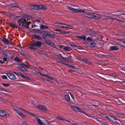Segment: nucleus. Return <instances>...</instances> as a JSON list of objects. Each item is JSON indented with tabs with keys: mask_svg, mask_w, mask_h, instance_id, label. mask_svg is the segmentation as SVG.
Segmentation results:
<instances>
[{
	"mask_svg": "<svg viewBox=\"0 0 125 125\" xmlns=\"http://www.w3.org/2000/svg\"><path fill=\"white\" fill-rule=\"evenodd\" d=\"M17 22L19 26H21L27 28H29V26L31 23L30 21H27L26 19L23 18H21L18 20Z\"/></svg>",
	"mask_w": 125,
	"mask_h": 125,
	"instance_id": "f257e3e1",
	"label": "nucleus"
},
{
	"mask_svg": "<svg viewBox=\"0 0 125 125\" xmlns=\"http://www.w3.org/2000/svg\"><path fill=\"white\" fill-rule=\"evenodd\" d=\"M70 106L72 109L75 112H79L84 114L85 115L88 116H89L88 114L87 113L84 112L83 110L79 108L74 106Z\"/></svg>",
	"mask_w": 125,
	"mask_h": 125,
	"instance_id": "f03ea898",
	"label": "nucleus"
},
{
	"mask_svg": "<svg viewBox=\"0 0 125 125\" xmlns=\"http://www.w3.org/2000/svg\"><path fill=\"white\" fill-rule=\"evenodd\" d=\"M42 42L39 41H37L32 42V46H34L37 47H40L42 45Z\"/></svg>",
	"mask_w": 125,
	"mask_h": 125,
	"instance_id": "7ed1b4c3",
	"label": "nucleus"
},
{
	"mask_svg": "<svg viewBox=\"0 0 125 125\" xmlns=\"http://www.w3.org/2000/svg\"><path fill=\"white\" fill-rule=\"evenodd\" d=\"M38 109L40 110L46 111L47 110V108L44 106L40 104H38L37 106Z\"/></svg>",
	"mask_w": 125,
	"mask_h": 125,
	"instance_id": "20e7f679",
	"label": "nucleus"
},
{
	"mask_svg": "<svg viewBox=\"0 0 125 125\" xmlns=\"http://www.w3.org/2000/svg\"><path fill=\"white\" fill-rule=\"evenodd\" d=\"M79 60L83 62H85V63L88 64L90 65H92V63L91 62L89 61L88 59H86L85 58H80L79 59Z\"/></svg>",
	"mask_w": 125,
	"mask_h": 125,
	"instance_id": "39448f33",
	"label": "nucleus"
},
{
	"mask_svg": "<svg viewBox=\"0 0 125 125\" xmlns=\"http://www.w3.org/2000/svg\"><path fill=\"white\" fill-rule=\"evenodd\" d=\"M85 14L86 15H84V16L86 17L89 18L93 19L94 13H89L86 12L85 13Z\"/></svg>",
	"mask_w": 125,
	"mask_h": 125,
	"instance_id": "423d86ee",
	"label": "nucleus"
},
{
	"mask_svg": "<svg viewBox=\"0 0 125 125\" xmlns=\"http://www.w3.org/2000/svg\"><path fill=\"white\" fill-rule=\"evenodd\" d=\"M8 77L11 79L12 80H15L16 77L14 75L10 73H6Z\"/></svg>",
	"mask_w": 125,
	"mask_h": 125,
	"instance_id": "0eeeda50",
	"label": "nucleus"
},
{
	"mask_svg": "<svg viewBox=\"0 0 125 125\" xmlns=\"http://www.w3.org/2000/svg\"><path fill=\"white\" fill-rule=\"evenodd\" d=\"M16 107L22 110H23V111H24L25 112H27L28 114H29V115L32 116H34L35 117H36V114H34L33 113H31V112H28V111H26L25 110L23 109L22 108H21V107Z\"/></svg>",
	"mask_w": 125,
	"mask_h": 125,
	"instance_id": "6e6552de",
	"label": "nucleus"
},
{
	"mask_svg": "<svg viewBox=\"0 0 125 125\" xmlns=\"http://www.w3.org/2000/svg\"><path fill=\"white\" fill-rule=\"evenodd\" d=\"M1 41L7 44H10L11 42V40H9L5 38L2 39Z\"/></svg>",
	"mask_w": 125,
	"mask_h": 125,
	"instance_id": "1a4fd4ad",
	"label": "nucleus"
},
{
	"mask_svg": "<svg viewBox=\"0 0 125 125\" xmlns=\"http://www.w3.org/2000/svg\"><path fill=\"white\" fill-rule=\"evenodd\" d=\"M122 11H118L115 12L114 13H115V14L113 15L114 16H118L121 15H125V14L123 13L122 12Z\"/></svg>",
	"mask_w": 125,
	"mask_h": 125,
	"instance_id": "9d476101",
	"label": "nucleus"
},
{
	"mask_svg": "<svg viewBox=\"0 0 125 125\" xmlns=\"http://www.w3.org/2000/svg\"><path fill=\"white\" fill-rule=\"evenodd\" d=\"M55 24H58V25H57V26L59 27H61V28H65V27H64L63 25H66L63 24L61 22H56L55 23Z\"/></svg>",
	"mask_w": 125,
	"mask_h": 125,
	"instance_id": "9b49d317",
	"label": "nucleus"
},
{
	"mask_svg": "<svg viewBox=\"0 0 125 125\" xmlns=\"http://www.w3.org/2000/svg\"><path fill=\"white\" fill-rule=\"evenodd\" d=\"M93 19L99 20L101 18V16L98 14L94 13Z\"/></svg>",
	"mask_w": 125,
	"mask_h": 125,
	"instance_id": "f8f14e48",
	"label": "nucleus"
},
{
	"mask_svg": "<svg viewBox=\"0 0 125 125\" xmlns=\"http://www.w3.org/2000/svg\"><path fill=\"white\" fill-rule=\"evenodd\" d=\"M18 68L22 72H25L27 71L26 68L24 67L19 66Z\"/></svg>",
	"mask_w": 125,
	"mask_h": 125,
	"instance_id": "ddd939ff",
	"label": "nucleus"
},
{
	"mask_svg": "<svg viewBox=\"0 0 125 125\" xmlns=\"http://www.w3.org/2000/svg\"><path fill=\"white\" fill-rule=\"evenodd\" d=\"M33 38L35 39L40 40H41L42 39L41 36L35 35H33Z\"/></svg>",
	"mask_w": 125,
	"mask_h": 125,
	"instance_id": "4468645a",
	"label": "nucleus"
},
{
	"mask_svg": "<svg viewBox=\"0 0 125 125\" xmlns=\"http://www.w3.org/2000/svg\"><path fill=\"white\" fill-rule=\"evenodd\" d=\"M30 6L31 7H33V8L31 9L32 10H36L37 9H39V5H33L31 4L30 5Z\"/></svg>",
	"mask_w": 125,
	"mask_h": 125,
	"instance_id": "2eb2a0df",
	"label": "nucleus"
},
{
	"mask_svg": "<svg viewBox=\"0 0 125 125\" xmlns=\"http://www.w3.org/2000/svg\"><path fill=\"white\" fill-rule=\"evenodd\" d=\"M118 49L117 46H112L110 47L109 50L110 51L116 50H118Z\"/></svg>",
	"mask_w": 125,
	"mask_h": 125,
	"instance_id": "dca6fc26",
	"label": "nucleus"
},
{
	"mask_svg": "<svg viewBox=\"0 0 125 125\" xmlns=\"http://www.w3.org/2000/svg\"><path fill=\"white\" fill-rule=\"evenodd\" d=\"M8 24L10 27H11L12 28H18V27L14 23H9Z\"/></svg>",
	"mask_w": 125,
	"mask_h": 125,
	"instance_id": "f3484780",
	"label": "nucleus"
},
{
	"mask_svg": "<svg viewBox=\"0 0 125 125\" xmlns=\"http://www.w3.org/2000/svg\"><path fill=\"white\" fill-rule=\"evenodd\" d=\"M39 9L45 10L47 9V7L46 6L43 5H39Z\"/></svg>",
	"mask_w": 125,
	"mask_h": 125,
	"instance_id": "a211bd4d",
	"label": "nucleus"
},
{
	"mask_svg": "<svg viewBox=\"0 0 125 125\" xmlns=\"http://www.w3.org/2000/svg\"><path fill=\"white\" fill-rule=\"evenodd\" d=\"M63 49L65 51H70L72 50V49L69 47L66 46L64 47L63 48Z\"/></svg>",
	"mask_w": 125,
	"mask_h": 125,
	"instance_id": "6ab92c4d",
	"label": "nucleus"
},
{
	"mask_svg": "<svg viewBox=\"0 0 125 125\" xmlns=\"http://www.w3.org/2000/svg\"><path fill=\"white\" fill-rule=\"evenodd\" d=\"M43 33L42 35V37L44 39L46 37V36H47L48 33L46 31H43Z\"/></svg>",
	"mask_w": 125,
	"mask_h": 125,
	"instance_id": "aec40b11",
	"label": "nucleus"
},
{
	"mask_svg": "<svg viewBox=\"0 0 125 125\" xmlns=\"http://www.w3.org/2000/svg\"><path fill=\"white\" fill-rule=\"evenodd\" d=\"M47 36L48 37H50V38L52 39H54L55 38L54 34H51L50 33H48Z\"/></svg>",
	"mask_w": 125,
	"mask_h": 125,
	"instance_id": "412c9836",
	"label": "nucleus"
},
{
	"mask_svg": "<svg viewBox=\"0 0 125 125\" xmlns=\"http://www.w3.org/2000/svg\"><path fill=\"white\" fill-rule=\"evenodd\" d=\"M76 12L78 13H85L86 12L83 9L78 10L77 9Z\"/></svg>",
	"mask_w": 125,
	"mask_h": 125,
	"instance_id": "4be33fe9",
	"label": "nucleus"
},
{
	"mask_svg": "<svg viewBox=\"0 0 125 125\" xmlns=\"http://www.w3.org/2000/svg\"><path fill=\"white\" fill-rule=\"evenodd\" d=\"M68 8L71 11L74 12H76L77 9H74L70 6L68 7Z\"/></svg>",
	"mask_w": 125,
	"mask_h": 125,
	"instance_id": "5701e85b",
	"label": "nucleus"
},
{
	"mask_svg": "<svg viewBox=\"0 0 125 125\" xmlns=\"http://www.w3.org/2000/svg\"><path fill=\"white\" fill-rule=\"evenodd\" d=\"M36 119L38 123L40 125H45L41 122L40 119L38 118H36Z\"/></svg>",
	"mask_w": 125,
	"mask_h": 125,
	"instance_id": "b1692460",
	"label": "nucleus"
},
{
	"mask_svg": "<svg viewBox=\"0 0 125 125\" xmlns=\"http://www.w3.org/2000/svg\"><path fill=\"white\" fill-rule=\"evenodd\" d=\"M40 29H47L48 28V26L44 25L42 24L40 25Z\"/></svg>",
	"mask_w": 125,
	"mask_h": 125,
	"instance_id": "393cba45",
	"label": "nucleus"
},
{
	"mask_svg": "<svg viewBox=\"0 0 125 125\" xmlns=\"http://www.w3.org/2000/svg\"><path fill=\"white\" fill-rule=\"evenodd\" d=\"M10 6L12 7H19L18 5L16 3L15 4H11L10 5Z\"/></svg>",
	"mask_w": 125,
	"mask_h": 125,
	"instance_id": "a878e982",
	"label": "nucleus"
},
{
	"mask_svg": "<svg viewBox=\"0 0 125 125\" xmlns=\"http://www.w3.org/2000/svg\"><path fill=\"white\" fill-rule=\"evenodd\" d=\"M111 19L112 20H115L119 21L125 23V21H122L121 20H120V19H118L115 18H114L112 17H111Z\"/></svg>",
	"mask_w": 125,
	"mask_h": 125,
	"instance_id": "bb28decb",
	"label": "nucleus"
},
{
	"mask_svg": "<svg viewBox=\"0 0 125 125\" xmlns=\"http://www.w3.org/2000/svg\"><path fill=\"white\" fill-rule=\"evenodd\" d=\"M111 117H112V120H110L112 122H115L116 123H117V122L116 121H115V120H117V118L115 116H111Z\"/></svg>",
	"mask_w": 125,
	"mask_h": 125,
	"instance_id": "cd10ccee",
	"label": "nucleus"
},
{
	"mask_svg": "<svg viewBox=\"0 0 125 125\" xmlns=\"http://www.w3.org/2000/svg\"><path fill=\"white\" fill-rule=\"evenodd\" d=\"M77 37L80 39H83L84 41H85L86 39V37L85 36H78Z\"/></svg>",
	"mask_w": 125,
	"mask_h": 125,
	"instance_id": "c85d7f7f",
	"label": "nucleus"
},
{
	"mask_svg": "<svg viewBox=\"0 0 125 125\" xmlns=\"http://www.w3.org/2000/svg\"><path fill=\"white\" fill-rule=\"evenodd\" d=\"M13 73L16 75H17L19 76L22 77L23 75L20 72L17 73L15 72H13Z\"/></svg>",
	"mask_w": 125,
	"mask_h": 125,
	"instance_id": "c756f323",
	"label": "nucleus"
},
{
	"mask_svg": "<svg viewBox=\"0 0 125 125\" xmlns=\"http://www.w3.org/2000/svg\"><path fill=\"white\" fill-rule=\"evenodd\" d=\"M96 44L94 42H92L90 43V47H94L95 46Z\"/></svg>",
	"mask_w": 125,
	"mask_h": 125,
	"instance_id": "7c9ffc66",
	"label": "nucleus"
},
{
	"mask_svg": "<svg viewBox=\"0 0 125 125\" xmlns=\"http://www.w3.org/2000/svg\"><path fill=\"white\" fill-rule=\"evenodd\" d=\"M32 30L37 33H41V30L39 29H33Z\"/></svg>",
	"mask_w": 125,
	"mask_h": 125,
	"instance_id": "2f4dec72",
	"label": "nucleus"
},
{
	"mask_svg": "<svg viewBox=\"0 0 125 125\" xmlns=\"http://www.w3.org/2000/svg\"><path fill=\"white\" fill-rule=\"evenodd\" d=\"M10 17L13 19H16L17 18L19 17V16L15 15L12 14H11Z\"/></svg>",
	"mask_w": 125,
	"mask_h": 125,
	"instance_id": "473e14b6",
	"label": "nucleus"
},
{
	"mask_svg": "<svg viewBox=\"0 0 125 125\" xmlns=\"http://www.w3.org/2000/svg\"><path fill=\"white\" fill-rule=\"evenodd\" d=\"M5 111L4 110H0V116L1 117L4 116V114H3Z\"/></svg>",
	"mask_w": 125,
	"mask_h": 125,
	"instance_id": "72a5a7b5",
	"label": "nucleus"
},
{
	"mask_svg": "<svg viewBox=\"0 0 125 125\" xmlns=\"http://www.w3.org/2000/svg\"><path fill=\"white\" fill-rule=\"evenodd\" d=\"M4 116H5L6 117V118H9V115L8 114L6 111H5L4 112Z\"/></svg>",
	"mask_w": 125,
	"mask_h": 125,
	"instance_id": "f704fd0d",
	"label": "nucleus"
},
{
	"mask_svg": "<svg viewBox=\"0 0 125 125\" xmlns=\"http://www.w3.org/2000/svg\"><path fill=\"white\" fill-rule=\"evenodd\" d=\"M56 118L60 120H65V119H64V118L61 117L59 116H56Z\"/></svg>",
	"mask_w": 125,
	"mask_h": 125,
	"instance_id": "c9c22d12",
	"label": "nucleus"
},
{
	"mask_svg": "<svg viewBox=\"0 0 125 125\" xmlns=\"http://www.w3.org/2000/svg\"><path fill=\"white\" fill-rule=\"evenodd\" d=\"M65 99L67 100V101H69L70 100V98L69 96L68 95H65Z\"/></svg>",
	"mask_w": 125,
	"mask_h": 125,
	"instance_id": "e433bc0d",
	"label": "nucleus"
},
{
	"mask_svg": "<svg viewBox=\"0 0 125 125\" xmlns=\"http://www.w3.org/2000/svg\"><path fill=\"white\" fill-rule=\"evenodd\" d=\"M49 45L54 48H56V46L55 45V44L52 42H50L49 44Z\"/></svg>",
	"mask_w": 125,
	"mask_h": 125,
	"instance_id": "4c0bfd02",
	"label": "nucleus"
},
{
	"mask_svg": "<svg viewBox=\"0 0 125 125\" xmlns=\"http://www.w3.org/2000/svg\"><path fill=\"white\" fill-rule=\"evenodd\" d=\"M22 77L24 78L25 79L28 80H29L30 79V78L27 75H23Z\"/></svg>",
	"mask_w": 125,
	"mask_h": 125,
	"instance_id": "58836bf2",
	"label": "nucleus"
},
{
	"mask_svg": "<svg viewBox=\"0 0 125 125\" xmlns=\"http://www.w3.org/2000/svg\"><path fill=\"white\" fill-rule=\"evenodd\" d=\"M32 43H31L30 45V47H29L30 49H33L34 50H36V48L33 47L34 46H32Z\"/></svg>",
	"mask_w": 125,
	"mask_h": 125,
	"instance_id": "ea45409f",
	"label": "nucleus"
},
{
	"mask_svg": "<svg viewBox=\"0 0 125 125\" xmlns=\"http://www.w3.org/2000/svg\"><path fill=\"white\" fill-rule=\"evenodd\" d=\"M66 26H66L65 27V28H68L69 29H72L73 28V27L72 26L67 25H66Z\"/></svg>",
	"mask_w": 125,
	"mask_h": 125,
	"instance_id": "a19ab883",
	"label": "nucleus"
},
{
	"mask_svg": "<svg viewBox=\"0 0 125 125\" xmlns=\"http://www.w3.org/2000/svg\"><path fill=\"white\" fill-rule=\"evenodd\" d=\"M105 117L108 119L110 120H112V117H111V116L109 115H106L105 116Z\"/></svg>",
	"mask_w": 125,
	"mask_h": 125,
	"instance_id": "79ce46f5",
	"label": "nucleus"
},
{
	"mask_svg": "<svg viewBox=\"0 0 125 125\" xmlns=\"http://www.w3.org/2000/svg\"><path fill=\"white\" fill-rule=\"evenodd\" d=\"M62 63L66 65L69 66H70L72 67V68H73L74 69H75L76 68L75 66H73L71 65H70L69 64H67L66 63Z\"/></svg>",
	"mask_w": 125,
	"mask_h": 125,
	"instance_id": "37998d69",
	"label": "nucleus"
},
{
	"mask_svg": "<svg viewBox=\"0 0 125 125\" xmlns=\"http://www.w3.org/2000/svg\"><path fill=\"white\" fill-rule=\"evenodd\" d=\"M70 32L69 31H62V34H68Z\"/></svg>",
	"mask_w": 125,
	"mask_h": 125,
	"instance_id": "c03bdc74",
	"label": "nucleus"
},
{
	"mask_svg": "<svg viewBox=\"0 0 125 125\" xmlns=\"http://www.w3.org/2000/svg\"><path fill=\"white\" fill-rule=\"evenodd\" d=\"M69 58H62L63 59V60H66V61H70L69 60Z\"/></svg>",
	"mask_w": 125,
	"mask_h": 125,
	"instance_id": "a18cd8bd",
	"label": "nucleus"
},
{
	"mask_svg": "<svg viewBox=\"0 0 125 125\" xmlns=\"http://www.w3.org/2000/svg\"><path fill=\"white\" fill-rule=\"evenodd\" d=\"M0 91H4L5 92H8L7 90L5 89L2 88H0Z\"/></svg>",
	"mask_w": 125,
	"mask_h": 125,
	"instance_id": "49530a36",
	"label": "nucleus"
},
{
	"mask_svg": "<svg viewBox=\"0 0 125 125\" xmlns=\"http://www.w3.org/2000/svg\"><path fill=\"white\" fill-rule=\"evenodd\" d=\"M45 42L46 43L49 45L50 42V41L49 40H47L45 41Z\"/></svg>",
	"mask_w": 125,
	"mask_h": 125,
	"instance_id": "de8ad7c7",
	"label": "nucleus"
},
{
	"mask_svg": "<svg viewBox=\"0 0 125 125\" xmlns=\"http://www.w3.org/2000/svg\"><path fill=\"white\" fill-rule=\"evenodd\" d=\"M2 78L3 79H7V76L5 75L2 76Z\"/></svg>",
	"mask_w": 125,
	"mask_h": 125,
	"instance_id": "09e8293b",
	"label": "nucleus"
},
{
	"mask_svg": "<svg viewBox=\"0 0 125 125\" xmlns=\"http://www.w3.org/2000/svg\"><path fill=\"white\" fill-rule=\"evenodd\" d=\"M55 31H59V34H62V31L61 30H58V29H55Z\"/></svg>",
	"mask_w": 125,
	"mask_h": 125,
	"instance_id": "8fccbe9b",
	"label": "nucleus"
},
{
	"mask_svg": "<svg viewBox=\"0 0 125 125\" xmlns=\"http://www.w3.org/2000/svg\"><path fill=\"white\" fill-rule=\"evenodd\" d=\"M31 67V68L33 70H36V69H38L36 67L34 66H32Z\"/></svg>",
	"mask_w": 125,
	"mask_h": 125,
	"instance_id": "3c124183",
	"label": "nucleus"
},
{
	"mask_svg": "<svg viewBox=\"0 0 125 125\" xmlns=\"http://www.w3.org/2000/svg\"><path fill=\"white\" fill-rule=\"evenodd\" d=\"M2 85L4 86H9L10 85L9 83L6 84L4 83H3L2 84Z\"/></svg>",
	"mask_w": 125,
	"mask_h": 125,
	"instance_id": "603ef678",
	"label": "nucleus"
},
{
	"mask_svg": "<svg viewBox=\"0 0 125 125\" xmlns=\"http://www.w3.org/2000/svg\"><path fill=\"white\" fill-rule=\"evenodd\" d=\"M86 40L87 41H92V39L90 37H88L86 38Z\"/></svg>",
	"mask_w": 125,
	"mask_h": 125,
	"instance_id": "864d4df0",
	"label": "nucleus"
},
{
	"mask_svg": "<svg viewBox=\"0 0 125 125\" xmlns=\"http://www.w3.org/2000/svg\"><path fill=\"white\" fill-rule=\"evenodd\" d=\"M69 94L71 96V97L73 99H74V97L73 94L71 92H69Z\"/></svg>",
	"mask_w": 125,
	"mask_h": 125,
	"instance_id": "5fc2aeb1",
	"label": "nucleus"
},
{
	"mask_svg": "<svg viewBox=\"0 0 125 125\" xmlns=\"http://www.w3.org/2000/svg\"><path fill=\"white\" fill-rule=\"evenodd\" d=\"M20 116L23 118H24L26 117L22 113Z\"/></svg>",
	"mask_w": 125,
	"mask_h": 125,
	"instance_id": "6e6d98bb",
	"label": "nucleus"
},
{
	"mask_svg": "<svg viewBox=\"0 0 125 125\" xmlns=\"http://www.w3.org/2000/svg\"><path fill=\"white\" fill-rule=\"evenodd\" d=\"M3 59L4 62H6L7 61V58L6 57H4L3 58Z\"/></svg>",
	"mask_w": 125,
	"mask_h": 125,
	"instance_id": "4d7b16f0",
	"label": "nucleus"
},
{
	"mask_svg": "<svg viewBox=\"0 0 125 125\" xmlns=\"http://www.w3.org/2000/svg\"><path fill=\"white\" fill-rule=\"evenodd\" d=\"M70 45L72 47H78V46H76L74 44H71Z\"/></svg>",
	"mask_w": 125,
	"mask_h": 125,
	"instance_id": "13d9d810",
	"label": "nucleus"
},
{
	"mask_svg": "<svg viewBox=\"0 0 125 125\" xmlns=\"http://www.w3.org/2000/svg\"><path fill=\"white\" fill-rule=\"evenodd\" d=\"M122 42L123 43H125V40L124 39H122ZM122 47H125V46H123Z\"/></svg>",
	"mask_w": 125,
	"mask_h": 125,
	"instance_id": "bf43d9fd",
	"label": "nucleus"
},
{
	"mask_svg": "<svg viewBox=\"0 0 125 125\" xmlns=\"http://www.w3.org/2000/svg\"><path fill=\"white\" fill-rule=\"evenodd\" d=\"M117 103L119 104H121L122 103V102L120 100H118Z\"/></svg>",
	"mask_w": 125,
	"mask_h": 125,
	"instance_id": "052dcab7",
	"label": "nucleus"
},
{
	"mask_svg": "<svg viewBox=\"0 0 125 125\" xmlns=\"http://www.w3.org/2000/svg\"><path fill=\"white\" fill-rule=\"evenodd\" d=\"M47 78H48L50 79L51 80H52L53 79V78H52V77H51L49 76L48 75H47Z\"/></svg>",
	"mask_w": 125,
	"mask_h": 125,
	"instance_id": "680f3d73",
	"label": "nucleus"
},
{
	"mask_svg": "<svg viewBox=\"0 0 125 125\" xmlns=\"http://www.w3.org/2000/svg\"><path fill=\"white\" fill-rule=\"evenodd\" d=\"M15 60L16 61H19V59L17 57H16L15 58Z\"/></svg>",
	"mask_w": 125,
	"mask_h": 125,
	"instance_id": "e2e57ef3",
	"label": "nucleus"
},
{
	"mask_svg": "<svg viewBox=\"0 0 125 125\" xmlns=\"http://www.w3.org/2000/svg\"><path fill=\"white\" fill-rule=\"evenodd\" d=\"M58 58L60 59V60H63V59L62 58H63L64 57H62V56H60V57H58Z\"/></svg>",
	"mask_w": 125,
	"mask_h": 125,
	"instance_id": "0e129e2a",
	"label": "nucleus"
},
{
	"mask_svg": "<svg viewBox=\"0 0 125 125\" xmlns=\"http://www.w3.org/2000/svg\"><path fill=\"white\" fill-rule=\"evenodd\" d=\"M116 40L119 41L121 42L122 40V39H116Z\"/></svg>",
	"mask_w": 125,
	"mask_h": 125,
	"instance_id": "69168bd1",
	"label": "nucleus"
},
{
	"mask_svg": "<svg viewBox=\"0 0 125 125\" xmlns=\"http://www.w3.org/2000/svg\"><path fill=\"white\" fill-rule=\"evenodd\" d=\"M68 71L69 72H70V73H71L72 72H75V71H74V70H70V69L68 70Z\"/></svg>",
	"mask_w": 125,
	"mask_h": 125,
	"instance_id": "338daca9",
	"label": "nucleus"
},
{
	"mask_svg": "<svg viewBox=\"0 0 125 125\" xmlns=\"http://www.w3.org/2000/svg\"><path fill=\"white\" fill-rule=\"evenodd\" d=\"M111 16H107V18L108 19H111Z\"/></svg>",
	"mask_w": 125,
	"mask_h": 125,
	"instance_id": "774afa93",
	"label": "nucleus"
}]
</instances>
